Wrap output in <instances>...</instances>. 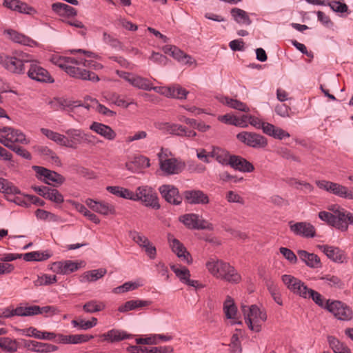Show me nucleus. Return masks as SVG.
I'll list each match as a JSON object with an SVG mask.
<instances>
[{
  "instance_id": "obj_1",
  "label": "nucleus",
  "mask_w": 353,
  "mask_h": 353,
  "mask_svg": "<svg viewBox=\"0 0 353 353\" xmlns=\"http://www.w3.org/2000/svg\"><path fill=\"white\" fill-rule=\"evenodd\" d=\"M206 268L214 276L232 283H238L241 280V275L233 266L221 260L210 259L206 263Z\"/></svg>"
},
{
  "instance_id": "obj_2",
  "label": "nucleus",
  "mask_w": 353,
  "mask_h": 353,
  "mask_svg": "<svg viewBox=\"0 0 353 353\" xmlns=\"http://www.w3.org/2000/svg\"><path fill=\"white\" fill-rule=\"evenodd\" d=\"M30 61V54L23 52H17L13 56L0 55V64L9 72L22 74L26 73V65Z\"/></svg>"
},
{
  "instance_id": "obj_3",
  "label": "nucleus",
  "mask_w": 353,
  "mask_h": 353,
  "mask_svg": "<svg viewBox=\"0 0 353 353\" xmlns=\"http://www.w3.org/2000/svg\"><path fill=\"white\" fill-rule=\"evenodd\" d=\"M66 61L67 57H59L54 61V63L64 70L65 72L72 77L84 81L88 80L92 82H98L100 80L99 76L94 72L89 70H81L78 68L68 66Z\"/></svg>"
},
{
  "instance_id": "obj_4",
  "label": "nucleus",
  "mask_w": 353,
  "mask_h": 353,
  "mask_svg": "<svg viewBox=\"0 0 353 353\" xmlns=\"http://www.w3.org/2000/svg\"><path fill=\"white\" fill-rule=\"evenodd\" d=\"M134 197L133 201H140L146 207H150L155 210H159L161 208L157 194L150 187L140 186L137 188L136 192H134Z\"/></svg>"
},
{
  "instance_id": "obj_5",
  "label": "nucleus",
  "mask_w": 353,
  "mask_h": 353,
  "mask_svg": "<svg viewBox=\"0 0 353 353\" xmlns=\"http://www.w3.org/2000/svg\"><path fill=\"white\" fill-rule=\"evenodd\" d=\"M316 184L320 189L339 197L353 199V192L346 186L326 180L316 181Z\"/></svg>"
},
{
  "instance_id": "obj_6",
  "label": "nucleus",
  "mask_w": 353,
  "mask_h": 353,
  "mask_svg": "<svg viewBox=\"0 0 353 353\" xmlns=\"http://www.w3.org/2000/svg\"><path fill=\"white\" fill-rule=\"evenodd\" d=\"M28 64V70L26 73L31 79L46 83L54 81L49 72L38 61L34 59L32 55H30V61Z\"/></svg>"
},
{
  "instance_id": "obj_7",
  "label": "nucleus",
  "mask_w": 353,
  "mask_h": 353,
  "mask_svg": "<svg viewBox=\"0 0 353 353\" xmlns=\"http://www.w3.org/2000/svg\"><path fill=\"white\" fill-rule=\"evenodd\" d=\"M37 174V179L46 184L57 186L63 184L65 178L60 174L46 168L34 165L32 167Z\"/></svg>"
},
{
  "instance_id": "obj_8",
  "label": "nucleus",
  "mask_w": 353,
  "mask_h": 353,
  "mask_svg": "<svg viewBox=\"0 0 353 353\" xmlns=\"http://www.w3.org/2000/svg\"><path fill=\"white\" fill-rule=\"evenodd\" d=\"M179 221L189 229L213 230L212 223L202 219L196 214L191 213L182 215L179 217Z\"/></svg>"
},
{
  "instance_id": "obj_9",
  "label": "nucleus",
  "mask_w": 353,
  "mask_h": 353,
  "mask_svg": "<svg viewBox=\"0 0 353 353\" xmlns=\"http://www.w3.org/2000/svg\"><path fill=\"white\" fill-rule=\"evenodd\" d=\"M266 319V314L261 311L256 305H252L250 307L249 314H248V316L245 318V322L251 330L259 332L261 330L259 321H265Z\"/></svg>"
},
{
  "instance_id": "obj_10",
  "label": "nucleus",
  "mask_w": 353,
  "mask_h": 353,
  "mask_svg": "<svg viewBox=\"0 0 353 353\" xmlns=\"http://www.w3.org/2000/svg\"><path fill=\"white\" fill-rule=\"evenodd\" d=\"M159 192L166 202L174 205H179L183 201L179 189L173 185L163 184L159 188Z\"/></svg>"
},
{
  "instance_id": "obj_11",
  "label": "nucleus",
  "mask_w": 353,
  "mask_h": 353,
  "mask_svg": "<svg viewBox=\"0 0 353 353\" xmlns=\"http://www.w3.org/2000/svg\"><path fill=\"white\" fill-rule=\"evenodd\" d=\"M325 308L340 320L347 321L352 317V310L341 301H335L330 303L328 300L326 301Z\"/></svg>"
},
{
  "instance_id": "obj_12",
  "label": "nucleus",
  "mask_w": 353,
  "mask_h": 353,
  "mask_svg": "<svg viewBox=\"0 0 353 353\" xmlns=\"http://www.w3.org/2000/svg\"><path fill=\"white\" fill-rule=\"evenodd\" d=\"M236 137L242 143L254 148H265L268 145L265 137L254 132H243L239 133Z\"/></svg>"
},
{
  "instance_id": "obj_13",
  "label": "nucleus",
  "mask_w": 353,
  "mask_h": 353,
  "mask_svg": "<svg viewBox=\"0 0 353 353\" xmlns=\"http://www.w3.org/2000/svg\"><path fill=\"white\" fill-rule=\"evenodd\" d=\"M282 281L293 293L299 295L303 298L307 297L310 289L304 285L301 280L292 275L285 274L282 276Z\"/></svg>"
},
{
  "instance_id": "obj_14",
  "label": "nucleus",
  "mask_w": 353,
  "mask_h": 353,
  "mask_svg": "<svg viewBox=\"0 0 353 353\" xmlns=\"http://www.w3.org/2000/svg\"><path fill=\"white\" fill-rule=\"evenodd\" d=\"M289 227L290 231L295 235L304 238H313L316 236L315 228L309 222L294 223V221H291L289 222Z\"/></svg>"
},
{
  "instance_id": "obj_15",
  "label": "nucleus",
  "mask_w": 353,
  "mask_h": 353,
  "mask_svg": "<svg viewBox=\"0 0 353 353\" xmlns=\"http://www.w3.org/2000/svg\"><path fill=\"white\" fill-rule=\"evenodd\" d=\"M160 161L161 170L168 175L176 174L181 172L184 167V165L179 162L176 159H162V154H158Z\"/></svg>"
},
{
  "instance_id": "obj_16",
  "label": "nucleus",
  "mask_w": 353,
  "mask_h": 353,
  "mask_svg": "<svg viewBox=\"0 0 353 353\" xmlns=\"http://www.w3.org/2000/svg\"><path fill=\"white\" fill-rule=\"evenodd\" d=\"M183 196L187 203L192 205H205L210 202L208 196L200 190H185Z\"/></svg>"
},
{
  "instance_id": "obj_17",
  "label": "nucleus",
  "mask_w": 353,
  "mask_h": 353,
  "mask_svg": "<svg viewBox=\"0 0 353 353\" xmlns=\"http://www.w3.org/2000/svg\"><path fill=\"white\" fill-rule=\"evenodd\" d=\"M229 165L235 170L242 172H252L254 170V165L250 162L238 155L231 156Z\"/></svg>"
},
{
  "instance_id": "obj_18",
  "label": "nucleus",
  "mask_w": 353,
  "mask_h": 353,
  "mask_svg": "<svg viewBox=\"0 0 353 353\" xmlns=\"http://www.w3.org/2000/svg\"><path fill=\"white\" fill-rule=\"evenodd\" d=\"M85 204L93 211L103 215L115 214L114 207L107 203L96 201L91 199H87Z\"/></svg>"
},
{
  "instance_id": "obj_19",
  "label": "nucleus",
  "mask_w": 353,
  "mask_h": 353,
  "mask_svg": "<svg viewBox=\"0 0 353 353\" xmlns=\"http://www.w3.org/2000/svg\"><path fill=\"white\" fill-rule=\"evenodd\" d=\"M3 5L8 9L20 13L33 14L37 12L34 8L19 0H4Z\"/></svg>"
},
{
  "instance_id": "obj_20",
  "label": "nucleus",
  "mask_w": 353,
  "mask_h": 353,
  "mask_svg": "<svg viewBox=\"0 0 353 353\" xmlns=\"http://www.w3.org/2000/svg\"><path fill=\"white\" fill-rule=\"evenodd\" d=\"M341 210L334 211V214L326 211H321L319 213V217L330 225H332L339 230H344L346 226L341 225ZM343 225H345V224Z\"/></svg>"
},
{
  "instance_id": "obj_21",
  "label": "nucleus",
  "mask_w": 353,
  "mask_h": 353,
  "mask_svg": "<svg viewBox=\"0 0 353 353\" xmlns=\"http://www.w3.org/2000/svg\"><path fill=\"white\" fill-rule=\"evenodd\" d=\"M131 336L132 335L128 334L126 332L117 329L110 330L100 335V337L102 339L101 341H107L111 343L121 341Z\"/></svg>"
},
{
  "instance_id": "obj_22",
  "label": "nucleus",
  "mask_w": 353,
  "mask_h": 353,
  "mask_svg": "<svg viewBox=\"0 0 353 353\" xmlns=\"http://www.w3.org/2000/svg\"><path fill=\"white\" fill-rule=\"evenodd\" d=\"M320 250L332 261L336 263H343L345 259L344 252L337 247L327 245H319Z\"/></svg>"
},
{
  "instance_id": "obj_23",
  "label": "nucleus",
  "mask_w": 353,
  "mask_h": 353,
  "mask_svg": "<svg viewBox=\"0 0 353 353\" xmlns=\"http://www.w3.org/2000/svg\"><path fill=\"white\" fill-rule=\"evenodd\" d=\"M79 268V264L72 261H59L52 263L51 270L58 274H68Z\"/></svg>"
},
{
  "instance_id": "obj_24",
  "label": "nucleus",
  "mask_w": 353,
  "mask_h": 353,
  "mask_svg": "<svg viewBox=\"0 0 353 353\" xmlns=\"http://www.w3.org/2000/svg\"><path fill=\"white\" fill-rule=\"evenodd\" d=\"M90 129L109 141L114 140L117 137V133L112 128L101 123L94 121Z\"/></svg>"
},
{
  "instance_id": "obj_25",
  "label": "nucleus",
  "mask_w": 353,
  "mask_h": 353,
  "mask_svg": "<svg viewBox=\"0 0 353 353\" xmlns=\"http://www.w3.org/2000/svg\"><path fill=\"white\" fill-rule=\"evenodd\" d=\"M128 350L131 353H171L173 352V347L171 346L148 347L131 345L128 347Z\"/></svg>"
},
{
  "instance_id": "obj_26",
  "label": "nucleus",
  "mask_w": 353,
  "mask_h": 353,
  "mask_svg": "<svg viewBox=\"0 0 353 353\" xmlns=\"http://www.w3.org/2000/svg\"><path fill=\"white\" fill-rule=\"evenodd\" d=\"M168 241L172 250L177 255V256L183 259L188 263H190L189 257H190V254L187 252V250L183 245L178 239L174 238L173 236L170 234L168 235Z\"/></svg>"
},
{
  "instance_id": "obj_27",
  "label": "nucleus",
  "mask_w": 353,
  "mask_h": 353,
  "mask_svg": "<svg viewBox=\"0 0 353 353\" xmlns=\"http://www.w3.org/2000/svg\"><path fill=\"white\" fill-rule=\"evenodd\" d=\"M299 259L311 268H319L321 267L320 258L314 253H309L305 250H299L297 251Z\"/></svg>"
},
{
  "instance_id": "obj_28",
  "label": "nucleus",
  "mask_w": 353,
  "mask_h": 353,
  "mask_svg": "<svg viewBox=\"0 0 353 353\" xmlns=\"http://www.w3.org/2000/svg\"><path fill=\"white\" fill-rule=\"evenodd\" d=\"M19 331L23 335L33 336L38 339L53 340L56 337V334L53 332H41L33 327L19 330Z\"/></svg>"
},
{
  "instance_id": "obj_29",
  "label": "nucleus",
  "mask_w": 353,
  "mask_h": 353,
  "mask_svg": "<svg viewBox=\"0 0 353 353\" xmlns=\"http://www.w3.org/2000/svg\"><path fill=\"white\" fill-rule=\"evenodd\" d=\"M41 132L49 139L54 141L57 144L62 146H73L72 144L69 142V139L63 134L58 132H54L47 128H41Z\"/></svg>"
},
{
  "instance_id": "obj_30",
  "label": "nucleus",
  "mask_w": 353,
  "mask_h": 353,
  "mask_svg": "<svg viewBox=\"0 0 353 353\" xmlns=\"http://www.w3.org/2000/svg\"><path fill=\"white\" fill-rule=\"evenodd\" d=\"M152 303L150 301L147 300H130L126 301L124 304L119 307L118 310L120 312L125 313L128 311L138 310L147 307Z\"/></svg>"
},
{
  "instance_id": "obj_31",
  "label": "nucleus",
  "mask_w": 353,
  "mask_h": 353,
  "mask_svg": "<svg viewBox=\"0 0 353 353\" xmlns=\"http://www.w3.org/2000/svg\"><path fill=\"white\" fill-rule=\"evenodd\" d=\"M52 10L61 17H74L77 10L73 7L63 3L57 2L52 5Z\"/></svg>"
},
{
  "instance_id": "obj_32",
  "label": "nucleus",
  "mask_w": 353,
  "mask_h": 353,
  "mask_svg": "<svg viewBox=\"0 0 353 353\" xmlns=\"http://www.w3.org/2000/svg\"><path fill=\"white\" fill-rule=\"evenodd\" d=\"M209 155L223 165H229L232 156L227 150L219 147H213L212 151L209 152Z\"/></svg>"
},
{
  "instance_id": "obj_33",
  "label": "nucleus",
  "mask_w": 353,
  "mask_h": 353,
  "mask_svg": "<svg viewBox=\"0 0 353 353\" xmlns=\"http://www.w3.org/2000/svg\"><path fill=\"white\" fill-rule=\"evenodd\" d=\"M163 94L168 97L176 98L178 99H186L188 91L185 88H182L179 85H176L172 87L164 88Z\"/></svg>"
},
{
  "instance_id": "obj_34",
  "label": "nucleus",
  "mask_w": 353,
  "mask_h": 353,
  "mask_svg": "<svg viewBox=\"0 0 353 353\" xmlns=\"http://www.w3.org/2000/svg\"><path fill=\"white\" fill-rule=\"evenodd\" d=\"M330 347L334 353H352L350 349L334 336H327Z\"/></svg>"
},
{
  "instance_id": "obj_35",
  "label": "nucleus",
  "mask_w": 353,
  "mask_h": 353,
  "mask_svg": "<svg viewBox=\"0 0 353 353\" xmlns=\"http://www.w3.org/2000/svg\"><path fill=\"white\" fill-rule=\"evenodd\" d=\"M230 14L234 20L239 24L249 26L252 23L248 13L243 10L234 8L231 9Z\"/></svg>"
},
{
  "instance_id": "obj_36",
  "label": "nucleus",
  "mask_w": 353,
  "mask_h": 353,
  "mask_svg": "<svg viewBox=\"0 0 353 353\" xmlns=\"http://www.w3.org/2000/svg\"><path fill=\"white\" fill-rule=\"evenodd\" d=\"M107 272L104 268L87 271L81 276V281L93 282L102 278Z\"/></svg>"
},
{
  "instance_id": "obj_37",
  "label": "nucleus",
  "mask_w": 353,
  "mask_h": 353,
  "mask_svg": "<svg viewBox=\"0 0 353 353\" xmlns=\"http://www.w3.org/2000/svg\"><path fill=\"white\" fill-rule=\"evenodd\" d=\"M106 190L111 194L119 197L132 201L134 199V192L127 188L119 186H108Z\"/></svg>"
},
{
  "instance_id": "obj_38",
  "label": "nucleus",
  "mask_w": 353,
  "mask_h": 353,
  "mask_svg": "<svg viewBox=\"0 0 353 353\" xmlns=\"http://www.w3.org/2000/svg\"><path fill=\"white\" fill-rule=\"evenodd\" d=\"M8 137L10 142L12 144L21 143L27 145L30 143V141L26 139V135L21 130L14 128L11 130V132L8 134Z\"/></svg>"
},
{
  "instance_id": "obj_39",
  "label": "nucleus",
  "mask_w": 353,
  "mask_h": 353,
  "mask_svg": "<svg viewBox=\"0 0 353 353\" xmlns=\"http://www.w3.org/2000/svg\"><path fill=\"white\" fill-rule=\"evenodd\" d=\"M223 310L227 319L235 320L237 308L230 296H228L223 304Z\"/></svg>"
},
{
  "instance_id": "obj_40",
  "label": "nucleus",
  "mask_w": 353,
  "mask_h": 353,
  "mask_svg": "<svg viewBox=\"0 0 353 353\" xmlns=\"http://www.w3.org/2000/svg\"><path fill=\"white\" fill-rule=\"evenodd\" d=\"M6 33L9 35L12 41L20 44L30 46V43L33 41L28 37L13 30H8Z\"/></svg>"
},
{
  "instance_id": "obj_41",
  "label": "nucleus",
  "mask_w": 353,
  "mask_h": 353,
  "mask_svg": "<svg viewBox=\"0 0 353 353\" xmlns=\"http://www.w3.org/2000/svg\"><path fill=\"white\" fill-rule=\"evenodd\" d=\"M65 133L69 137L68 138L69 139V142H70L73 145L68 147L72 148H76L77 144L79 143L85 136V134L80 130L77 129L68 130Z\"/></svg>"
},
{
  "instance_id": "obj_42",
  "label": "nucleus",
  "mask_w": 353,
  "mask_h": 353,
  "mask_svg": "<svg viewBox=\"0 0 353 353\" xmlns=\"http://www.w3.org/2000/svg\"><path fill=\"white\" fill-rule=\"evenodd\" d=\"M68 66L73 67L74 68H78L81 70H87L85 67H91L94 64H92V61L88 60H83V59H77L73 57H67V61Z\"/></svg>"
},
{
  "instance_id": "obj_43",
  "label": "nucleus",
  "mask_w": 353,
  "mask_h": 353,
  "mask_svg": "<svg viewBox=\"0 0 353 353\" xmlns=\"http://www.w3.org/2000/svg\"><path fill=\"white\" fill-rule=\"evenodd\" d=\"M18 343L9 337H0V347L9 352H15L18 349Z\"/></svg>"
},
{
  "instance_id": "obj_44",
  "label": "nucleus",
  "mask_w": 353,
  "mask_h": 353,
  "mask_svg": "<svg viewBox=\"0 0 353 353\" xmlns=\"http://www.w3.org/2000/svg\"><path fill=\"white\" fill-rule=\"evenodd\" d=\"M165 54H170L179 61H183L185 53L175 46L166 45L163 47Z\"/></svg>"
},
{
  "instance_id": "obj_45",
  "label": "nucleus",
  "mask_w": 353,
  "mask_h": 353,
  "mask_svg": "<svg viewBox=\"0 0 353 353\" xmlns=\"http://www.w3.org/2000/svg\"><path fill=\"white\" fill-rule=\"evenodd\" d=\"M221 102L232 108L242 112H248L250 111V108L244 103L236 99H230L229 97H224Z\"/></svg>"
},
{
  "instance_id": "obj_46",
  "label": "nucleus",
  "mask_w": 353,
  "mask_h": 353,
  "mask_svg": "<svg viewBox=\"0 0 353 353\" xmlns=\"http://www.w3.org/2000/svg\"><path fill=\"white\" fill-rule=\"evenodd\" d=\"M50 257L48 252L39 251L31 252L23 254V259L26 261H42Z\"/></svg>"
},
{
  "instance_id": "obj_47",
  "label": "nucleus",
  "mask_w": 353,
  "mask_h": 353,
  "mask_svg": "<svg viewBox=\"0 0 353 353\" xmlns=\"http://www.w3.org/2000/svg\"><path fill=\"white\" fill-rule=\"evenodd\" d=\"M133 86L137 88L142 89L144 90H156L157 89V87H152V83L150 82V80L138 75H135L134 77Z\"/></svg>"
},
{
  "instance_id": "obj_48",
  "label": "nucleus",
  "mask_w": 353,
  "mask_h": 353,
  "mask_svg": "<svg viewBox=\"0 0 353 353\" xmlns=\"http://www.w3.org/2000/svg\"><path fill=\"white\" fill-rule=\"evenodd\" d=\"M58 347L56 345L35 341L33 344V347H32V352H37L40 353H48L57 350Z\"/></svg>"
},
{
  "instance_id": "obj_49",
  "label": "nucleus",
  "mask_w": 353,
  "mask_h": 353,
  "mask_svg": "<svg viewBox=\"0 0 353 353\" xmlns=\"http://www.w3.org/2000/svg\"><path fill=\"white\" fill-rule=\"evenodd\" d=\"M55 109L61 108L65 109L66 107H77L81 105L78 101H73L66 99H54L50 103Z\"/></svg>"
},
{
  "instance_id": "obj_50",
  "label": "nucleus",
  "mask_w": 353,
  "mask_h": 353,
  "mask_svg": "<svg viewBox=\"0 0 353 353\" xmlns=\"http://www.w3.org/2000/svg\"><path fill=\"white\" fill-rule=\"evenodd\" d=\"M266 286L274 301L279 305H282L283 302L277 285L274 283L273 281L269 280L266 282Z\"/></svg>"
},
{
  "instance_id": "obj_51",
  "label": "nucleus",
  "mask_w": 353,
  "mask_h": 353,
  "mask_svg": "<svg viewBox=\"0 0 353 353\" xmlns=\"http://www.w3.org/2000/svg\"><path fill=\"white\" fill-rule=\"evenodd\" d=\"M0 192L6 194H18L20 192L16 186L3 178H0Z\"/></svg>"
},
{
  "instance_id": "obj_52",
  "label": "nucleus",
  "mask_w": 353,
  "mask_h": 353,
  "mask_svg": "<svg viewBox=\"0 0 353 353\" xmlns=\"http://www.w3.org/2000/svg\"><path fill=\"white\" fill-rule=\"evenodd\" d=\"M36 150L40 155L50 158L54 163H57L60 162L59 158L56 153L47 146H38Z\"/></svg>"
},
{
  "instance_id": "obj_53",
  "label": "nucleus",
  "mask_w": 353,
  "mask_h": 353,
  "mask_svg": "<svg viewBox=\"0 0 353 353\" xmlns=\"http://www.w3.org/2000/svg\"><path fill=\"white\" fill-rule=\"evenodd\" d=\"M130 237L140 247H145L146 244L148 245L149 239L140 232L133 230L129 232Z\"/></svg>"
},
{
  "instance_id": "obj_54",
  "label": "nucleus",
  "mask_w": 353,
  "mask_h": 353,
  "mask_svg": "<svg viewBox=\"0 0 353 353\" xmlns=\"http://www.w3.org/2000/svg\"><path fill=\"white\" fill-rule=\"evenodd\" d=\"M44 198L58 204L62 203L64 201L63 195L57 189L50 188Z\"/></svg>"
},
{
  "instance_id": "obj_55",
  "label": "nucleus",
  "mask_w": 353,
  "mask_h": 353,
  "mask_svg": "<svg viewBox=\"0 0 353 353\" xmlns=\"http://www.w3.org/2000/svg\"><path fill=\"white\" fill-rule=\"evenodd\" d=\"M171 269L183 283L188 277H190V272L186 267L179 268L172 265Z\"/></svg>"
},
{
  "instance_id": "obj_56",
  "label": "nucleus",
  "mask_w": 353,
  "mask_h": 353,
  "mask_svg": "<svg viewBox=\"0 0 353 353\" xmlns=\"http://www.w3.org/2000/svg\"><path fill=\"white\" fill-rule=\"evenodd\" d=\"M104 308L103 303H98L97 301H90L85 303L83 310L87 313H94L101 311Z\"/></svg>"
},
{
  "instance_id": "obj_57",
  "label": "nucleus",
  "mask_w": 353,
  "mask_h": 353,
  "mask_svg": "<svg viewBox=\"0 0 353 353\" xmlns=\"http://www.w3.org/2000/svg\"><path fill=\"white\" fill-rule=\"evenodd\" d=\"M57 282V276L55 275L43 274L38 276L37 279L34 281L35 286H41L43 285H50Z\"/></svg>"
},
{
  "instance_id": "obj_58",
  "label": "nucleus",
  "mask_w": 353,
  "mask_h": 353,
  "mask_svg": "<svg viewBox=\"0 0 353 353\" xmlns=\"http://www.w3.org/2000/svg\"><path fill=\"white\" fill-rule=\"evenodd\" d=\"M164 128L171 134L183 137L184 126L178 124L164 123Z\"/></svg>"
},
{
  "instance_id": "obj_59",
  "label": "nucleus",
  "mask_w": 353,
  "mask_h": 353,
  "mask_svg": "<svg viewBox=\"0 0 353 353\" xmlns=\"http://www.w3.org/2000/svg\"><path fill=\"white\" fill-rule=\"evenodd\" d=\"M139 286V285L138 283H137L136 282H132V281L125 282L122 285L115 288L113 290V292L116 294L123 293V292L134 290L138 288Z\"/></svg>"
},
{
  "instance_id": "obj_60",
  "label": "nucleus",
  "mask_w": 353,
  "mask_h": 353,
  "mask_svg": "<svg viewBox=\"0 0 353 353\" xmlns=\"http://www.w3.org/2000/svg\"><path fill=\"white\" fill-rule=\"evenodd\" d=\"M341 225L343 226H345L343 224L345 225L346 228L344 230H341V231H346L348 228V223L353 225V214L350 212H347V211L344 210L343 209L341 210Z\"/></svg>"
},
{
  "instance_id": "obj_61",
  "label": "nucleus",
  "mask_w": 353,
  "mask_h": 353,
  "mask_svg": "<svg viewBox=\"0 0 353 353\" xmlns=\"http://www.w3.org/2000/svg\"><path fill=\"white\" fill-rule=\"evenodd\" d=\"M307 297L312 298L315 303L320 307L325 308L326 303H325L322 295L318 292L312 289H310L307 293Z\"/></svg>"
},
{
  "instance_id": "obj_62",
  "label": "nucleus",
  "mask_w": 353,
  "mask_h": 353,
  "mask_svg": "<svg viewBox=\"0 0 353 353\" xmlns=\"http://www.w3.org/2000/svg\"><path fill=\"white\" fill-rule=\"evenodd\" d=\"M330 8L336 12L344 13L348 11V7L345 3L339 1H332L328 3Z\"/></svg>"
},
{
  "instance_id": "obj_63",
  "label": "nucleus",
  "mask_w": 353,
  "mask_h": 353,
  "mask_svg": "<svg viewBox=\"0 0 353 353\" xmlns=\"http://www.w3.org/2000/svg\"><path fill=\"white\" fill-rule=\"evenodd\" d=\"M321 280H324L331 287L341 288L343 283L341 280L336 276L334 275H326L321 278Z\"/></svg>"
},
{
  "instance_id": "obj_64",
  "label": "nucleus",
  "mask_w": 353,
  "mask_h": 353,
  "mask_svg": "<svg viewBox=\"0 0 353 353\" xmlns=\"http://www.w3.org/2000/svg\"><path fill=\"white\" fill-rule=\"evenodd\" d=\"M279 251L281 254L290 263H296L297 261V257L295 254L290 249L287 248L281 247L279 249Z\"/></svg>"
}]
</instances>
